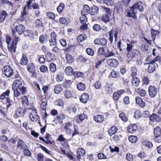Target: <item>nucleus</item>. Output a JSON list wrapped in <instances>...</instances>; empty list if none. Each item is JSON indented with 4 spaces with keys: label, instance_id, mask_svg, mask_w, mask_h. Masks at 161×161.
I'll use <instances>...</instances> for the list:
<instances>
[{
    "label": "nucleus",
    "instance_id": "obj_1",
    "mask_svg": "<svg viewBox=\"0 0 161 161\" xmlns=\"http://www.w3.org/2000/svg\"><path fill=\"white\" fill-rule=\"evenodd\" d=\"M142 4V3L140 2L137 3L127 9L126 11L127 16L134 19H136L137 18L136 13L137 12V10H138L141 12L143 10V7Z\"/></svg>",
    "mask_w": 161,
    "mask_h": 161
},
{
    "label": "nucleus",
    "instance_id": "obj_2",
    "mask_svg": "<svg viewBox=\"0 0 161 161\" xmlns=\"http://www.w3.org/2000/svg\"><path fill=\"white\" fill-rule=\"evenodd\" d=\"M12 89L15 97H18L21 93L24 94L26 92V88L23 86L21 81L18 80H15L12 86Z\"/></svg>",
    "mask_w": 161,
    "mask_h": 161
},
{
    "label": "nucleus",
    "instance_id": "obj_3",
    "mask_svg": "<svg viewBox=\"0 0 161 161\" xmlns=\"http://www.w3.org/2000/svg\"><path fill=\"white\" fill-rule=\"evenodd\" d=\"M19 38V37H15L12 42L11 43L8 44V51L10 52L11 54H14L16 52V49Z\"/></svg>",
    "mask_w": 161,
    "mask_h": 161
},
{
    "label": "nucleus",
    "instance_id": "obj_4",
    "mask_svg": "<svg viewBox=\"0 0 161 161\" xmlns=\"http://www.w3.org/2000/svg\"><path fill=\"white\" fill-rule=\"evenodd\" d=\"M3 74L8 77H10L14 74V71L11 67L9 65L4 66L3 69Z\"/></svg>",
    "mask_w": 161,
    "mask_h": 161
},
{
    "label": "nucleus",
    "instance_id": "obj_5",
    "mask_svg": "<svg viewBox=\"0 0 161 161\" xmlns=\"http://www.w3.org/2000/svg\"><path fill=\"white\" fill-rule=\"evenodd\" d=\"M146 64H149L147 69V72L149 73H153L158 66V64L154 63V61H151Z\"/></svg>",
    "mask_w": 161,
    "mask_h": 161
},
{
    "label": "nucleus",
    "instance_id": "obj_6",
    "mask_svg": "<svg viewBox=\"0 0 161 161\" xmlns=\"http://www.w3.org/2000/svg\"><path fill=\"white\" fill-rule=\"evenodd\" d=\"M15 115L17 117H22L24 116L26 109L24 108L19 107L15 109Z\"/></svg>",
    "mask_w": 161,
    "mask_h": 161
},
{
    "label": "nucleus",
    "instance_id": "obj_7",
    "mask_svg": "<svg viewBox=\"0 0 161 161\" xmlns=\"http://www.w3.org/2000/svg\"><path fill=\"white\" fill-rule=\"evenodd\" d=\"M119 33L118 31L116 29H112L109 32V39L111 43L113 41V36H114L115 40H116L118 37V35Z\"/></svg>",
    "mask_w": 161,
    "mask_h": 161
},
{
    "label": "nucleus",
    "instance_id": "obj_8",
    "mask_svg": "<svg viewBox=\"0 0 161 161\" xmlns=\"http://www.w3.org/2000/svg\"><path fill=\"white\" fill-rule=\"evenodd\" d=\"M30 9V7L29 8V9L28 8L27 9V6H25L24 8L23 11L21 13V15L20 17L19 18V20L21 21H25V19L26 18L27 15L28 14L27 12L28 9Z\"/></svg>",
    "mask_w": 161,
    "mask_h": 161
},
{
    "label": "nucleus",
    "instance_id": "obj_9",
    "mask_svg": "<svg viewBox=\"0 0 161 161\" xmlns=\"http://www.w3.org/2000/svg\"><path fill=\"white\" fill-rule=\"evenodd\" d=\"M140 52L136 49H133L129 53H127V56L129 58L131 59L132 58H135L137 56L140 55Z\"/></svg>",
    "mask_w": 161,
    "mask_h": 161
},
{
    "label": "nucleus",
    "instance_id": "obj_10",
    "mask_svg": "<svg viewBox=\"0 0 161 161\" xmlns=\"http://www.w3.org/2000/svg\"><path fill=\"white\" fill-rule=\"evenodd\" d=\"M148 91L150 96L151 97H154L157 94V90L154 86L150 85L148 88Z\"/></svg>",
    "mask_w": 161,
    "mask_h": 161
},
{
    "label": "nucleus",
    "instance_id": "obj_11",
    "mask_svg": "<svg viewBox=\"0 0 161 161\" xmlns=\"http://www.w3.org/2000/svg\"><path fill=\"white\" fill-rule=\"evenodd\" d=\"M25 29V27L24 26L22 25H20L16 26L14 29L12 31L14 35L16 33L15 30L18 32V34H21L24 32Z\"/></svg>",
    "mask_w": 161,
    "mask_h": 161
},
{
    "label": "nucleus",
    "instance_id": "obj_12",
    "mask_svg": "<svg viewBox=\"0 0 161 161\" xmlns=\"http://www.w3.org/2000/svg\"><path fill=\"white\" fill-rule=\"evenodd\" d=\"M51 39L49 40L50 43V46H54L56 45V37L57 35L54 32H53L50 34Z\"/></svg>",
    "mask_w": 161,
    "mask_h": 161
},
{
    "label": "nucleus",
    "instance_id": "obj_13",
    "mask_svg": "<svg viewBox=\"0 0 161 161\" xmlns=\"http://www.w3.org/2000/svg\"><path fill=\"white\" fill-rule=\"evenodd\" d=\"M107 62L108 65L111 67H116L119 64L117 60L115 59H108Z\"/></svg>",
    "mask_w": 161,
    "mask_h": 161
},
{
    "label": "nucleus",
    "instance_id": "obj_14",
    "mask_svg": "<svg viewBox=\"0 0 161 161\" xmlns=\"http://www.w3.org/2000/svg\"><path fill=\"white\" fill-rule=\"evenodd\" d=\"M30 118L32 121H36L38 119L39 116L36 110L32 111L30 115Z\"/></svg>",
    "mask_w": 161,
    "mask_h": 161
},
{
    "label": "nucleus",
    "instance_id": "obj_15",
    "mask_svg": "<svg viewBox=\"0 0 161 161\" xmlns=\"http://www.w3.org/2000/svg\"><path fill=\"white\" fill-rule=\"evenodd\" d=\"M109 52L108 48L106 47H100L98 50V53L99 55H105V56Z\"/></svg>",
    "mask_w": 161,
    "mask_h": 161
},
{
    "label": "nucleus",
    "instance_id": "obj_16",
    "mask_svg": "<svg viewBox=\"0 0 161 161\" xmlns=\"http://www.w3.org/2000/svg\"><path fill=\"white\" fill-rule=\"evenodd\" d=\"M85 151L84 149L82 148H78L77 150V158L79 159L80 157L85 155Z\"/></svg>",
    "mask_w": 161,
    "mask_h": 161
},
{
    "label": "nucleus",
    "instance_id": "obj_17",
    "mask_svg": "<svg viewBox=\"0 0 161 161\" xmlns=\"http://www.w3.org/2000/svg\"><path fill=\"white\" fill-rule=\"evenodd\" d=\"M89 99V94L87 93L83 94L80 97V101L84 103H86Z\"/></svg>",
    "mask_w": 161,
    "mask_h": 161
},
{
    "label": "nucleus",
    "instance_id": "obj_18",
    "mask_svg": "<svg viewBox=\"0 0 161 161\" xmlns=\"http://www.w3.org/2000/svg\"><path fill=\"white\" fill-rule=\"evenodd\" d=\"M137 129V126L136 124H133L132 125H129L127 128L128 132L133 133L135 132Z\"/></svg>",
    "mask_w": 161,
    "mask_h": 161
},
{
    "label": "nucleus",
    "instance_id": "obj_19",
    "mask_svg": "<svg viewBox=\"0 0 161 161\" xmlns=\"http://www.w3.org/2000/svg\"><path fill=\"white\" fill-rule=\"evenodd\" d=\"M90 11V8L87 5H85L83 9L81 11V13L83 15H85L88 14Z\"/></svg>",
    "mask_w": 161,
    "mask_h": 161
},
{
    "label": "nucleus",
    "instance_id": "obj_20",
    "mask_svg": "<svg viewBox=\"0 0 161 161\" xmlns=\"http://www.w3.org/2000/svg\"><path fill=\"white\" fill-rule=\"evenodd\" d=\"M93 119L97 122L101 123L103 121L104 117L102 115H98L94 116L93 117Z\"/></svg>",
    "mask_w": 161,
    "mask_h": 161
},
{
    "label": "nucleus",
    "instance_id": "obj_21",
    "mask_svg": "<svg viewBox=\"0 0 161 161\" xmlns=\"http://www.w3.org/2000/svg\"><path fill=\"white\" fill-rule=\"evenodd\" d=\"M24 35L25 36H28L30 39H33L34 37L33 32L28 30H26L24 32Z\"/></svg>",
    "mask_w": 161,
    "mask_h": 161
},
{
    "label": "nucleus",
    "instance_id": "obj_22",
    "mask_svg": "<svg viewBox=\"0 0 161 161\" xmlns=\"http://www.w3.org/2000/svg\"><path fill=\"white\" fill-rule=\"evenodd\" d=\"M98 8L97 6L93 5L91 10L90 14L91 15L94 16L98 13Z\"/></svg>",
    "mask_w": 161,
    "mask_h": 161
},
{
    "label": "nucleus",
    "instance_id": "obj_23",
    "mask_svg": "<svg viewBox=\"0 0 161 161\" xmlns=\"http://www.w3.org/2000/svg\"><path fill=\"white\" fill-rule=\"evenodd\" d=\"M136 103L138 104L139 106L142 108L145 106V103L140 97H136Z\"/></svg>",
    "mask_w": 161,
    "mask_h": 161
},
{
    "label": "nucleus",
    "instance_id": "obj_24",
    "mask_svg": "<svg viewBox=\"0 0 161 161\" xmlns=\"http://www.w3.org/2000/svg\"><path fill=\"white\" fill-rule=\"evenodd\" d=\"M136 92L138 93L140 96L141 97H145L147 94L146 91L143 89L138 88L135 90Z\"/></svg>",
    "mask_w": 161,
    "mask_h": 161
},
{
    "label": "nucleus",
    "instance_id": "obj_25",
    "mask_svg": "<svg viewBox=\"0 0 161 161\" xmlns=\"http://www.w3.org/2000/svg\"><path fill=\"white\" fill-rule=\"evenodd\" d=\"M133 78L132 80L131 83L132 85L136 87H137L138 86L140 83V80L137 77H132Z\"/></svg>",
    "mask_w": 161,
    "mask_h": 161
},
{
    "label": "nucleus",
    "instance_id": "obj_26",
    "mask_svg": "<svg viewBox=\"0 0 161 161\" xmlns=\"http://www.w3.org/2000/svg\"><path fill=\"white\" fill-rule=\"evenodd\" d=\"M158 30L155 31L153 28L151 29V34L153 40L154 41L156 38L157 35L159 33Z\"/></svg>",
    "mask_w": 161,
    "mask_h": 161
},
{
    "label": "nucleus",
    "instance_id": "obj_27",
    "mask_svg": "<svg viewBox=\"0 0 161 161\" xmlns=\"http://www.w3.org/2000/svg\"><path fill=\"white\" fill-rule=\"evenodd\" d=\"M65 58L67 63L70 64L74 61V59L72 56L70 54H67L65 55Z\"/></svg>",
    "mask_w": 161,
    "mask_h": 161
},
{
    "label": "nucleus",
    "instance_id": "obj_28",
    "mask_svg": "<svg viewBox=\"0 0 161 161\" xmlns=\"http://www.w3.org/2000/svg\"><path fill=\"white\" fill-rule=\"evenodd\" d=\"M28 62V61L26 58V55L24 54H23L22 55V58L20 60V64L23 65H25L27 64Z\"/></svg>",
    "mask_w": 161,
    "mask_h": 161
},
{
    "label": "nucleus",
    "instance_id": "obj_29",
    "mask_svg": "<svg viewBox=\"0 0 161 161\" xmlns=\"http://www.w3.org/2000/svg\"><path fill=\"white\" fill-rule=\"evenodd\" d=\"M150 119L152 121H159L160 120V118L156 114H153L150 117Z\"/></svg>",
    "mask_w": 161,
    "mask_h": 161
},
{
    "label": "nucleus",
    "instance_id": "obj_30",
    "mask_svg": "<svg viewBox=\"0 0 161 161\" xmlns=\"http://www.w3.org/2000/svg\"><path fill=\"white\" fill-rule=\"evenodd\" d=\"M118 128L115 126L112 127L108 130L109 135L112 136L116 132Z\"/></svg>",
    "mask_w": 161,
    "mask_h": 161
},
{
    "label": "nucleus",
    "instance_id": "obj_31",
    "mask_svg": "<svg viewBox=\"0 0 161 161\" xmlns=\"http://www.w3.org/2000/svg\"><path fill=\"white\" fill-rule=\"evenodd\" d=\"M110 16L107 14L103 15L101 18V20L105 23L108 22L110 20Z\"/></svg>",
    "mask_w": 161,
    "mask_h": 161
},
{
    "label": "nucleus",
    "instance_id": "obj_32",
    "mask_svg": "<svg viewBox=\"0 0 161 161\" xmlns=\"http://www.w3.org/2000/svg\"><path fill=\"white\" fill-rule=\"evenodd\" d=\"M65 74L68 75H71L73 74V69L70 66H68L65 69Z\"/></svg>",
    "mask_w": 161,
    "mask_h": 161
},
{
    "label": "nucleus",
    "instance_id": "obj_33",
    "mask_svg": "<svg viewBox=\"0 0 161 161\" xmlns=\"http://www.w3.org/2000/svg\"><path fill=\"white\" fill-rule=\"evenodd\" d=\"M24 142L21 140L19 139L17 144V147L18 149L20 150L24 148Z\"/></svg>",
    "mask_w": 161,
    "mask_h": 161
},
{
    "label": "nucleus",
    "instance_id": "obj_34",
    "mask_svg": "<svg viewBox=\"0 0 161 161\" xmlns=\"http://www.w3.org/2000/svg\"><path fill=\"white\" fill-rule=\"evenodd\" d=\"M27 69L31 73H34L35 71L34 64L32 63L28 64L27 66Z\"/></svg>",
    "mask_w": 161,
    "mask_h": 161
},
{
    "label": "nucleus",
    "instance_id": "obj_35",
    "mask_svg": "<svg viewBox=\"0 0 161 161\" xmlns=\"http://www.w3.org/2000/svg\"><path fill=\"white\" fill-rule=\"evenodd\" d=\"M161 134V129L158 126L156 127L154 130V136H157L160 135Z\"/></svg>",
    "mask_w": 161,
    "mask_h": 161
},
{
    "label": "nucleus",
    "instance_id": "obj_36",
    "mask_svg": "<svg viewBox=\"0 0 161 161\" xmlns=\"http://www.w3.org/2000/svg\"><path fill=\"white\" fill-rule=\"evenodd\" d=\"M6 15L7 14L5 11H3L1 12L0 15V22H2L4 20Z\"/></svg>",
    "mask_w": 161,
    "mask_h": 161
},
{
    "label": "nucleus",
    "instance_id": "obj_37",
    "mask_svg": "<svg viewBox=\"0 0 161 161\" xmlns=\"http://www.w3.org/2000/svg\"><path fill=\"white\" fill-rule=\"evenodd\" d=\"M77 89L80 91L84 90L86 88V87L84 84L81 82H80L77 84Z\"/></svg>",
    "mask_w": 161,
    "mask_h": 161
},
{
    "label": "nucleus",
    "instance_id": "obj_38",
    "mask_svg": "<svg viewBox=\"0 0 161 161\" xmlns=\"http://www.w3.org/2000/svg\"><path fill=\"white\" fill-rule=\"evenodd\" d=\"M130 70L131 72L132 77H135L137 75V70L134 67H132L130 69Z\"/></svg>",
    "mask_w": 161,
    "mask_h": 161
},
{
    "label": "nucleus",
    "instance_id": "obj_39",
    "mask_svg": "<svg viewBox=\"0 0 161 161\" xmlns=\"http://www.w3.org/2000/svg\"><path fill=\"white\" fill-rule=\"evenodd\" d=\"M62 88L61 85H58L55 86L54 91L56 94L59 93L62 91Z\"/></svg>",
    "mask_w": 161,
    "mask_h": 161
},
{
    "label": "nucleus",
    "instance_id": "obj_40",
    "mask_svg": "<svg viewBox=\"0 0 161 161\" xmlns=\"http://www.w3.org/2000/svg\"><path fill=\"white\" fill-rule=\"evenodd\" d=\"M64 95L65 97L67 98H69L72 96L71 92L69 90H65L64 91Z\"/></svg>",
    "mask_w": 161,
    "mask_h": 161
},
{
    "label": "nucleus",
    "instance_id": "obj_41",
    "mask_svg": "<svg viewBox=\"0 0 161 161\" xmlns=\"http://www.w3.org/2000/svg\"><path fill=\"white\" fill-rule=\"evenodd\" d=\"M129 140L132 143H135L137 140L138 138L136 136H130L129 137Z\"/></svg>",
    "mask_w": 161,
    "mask_h": 161
},
{
    "label": "nucleus",
    "instance_id": "obj_42",
    "mask_svg": "<svg viewBox=\"0 0 161 161\" xmlns=\"http://www.w3.org/2000/svg\"><path fill=\"white\" fill-rule=\"evenodd\" d=\"M80 23L82 24H85L87 21V19L85 15H82V16L80 18Z\"/></svg>",
    "mask_w": 161,
    "mask_h": 161
},
{
    "label": "nucleus",
    "instance_id": "obj_43",
    "mask_svg": "<svg viewBox=\"0 0 161 161\" xmlns=\"http://www.w3.org/2000/svg\"><path fill=\"white\" fill-rule=\"evenodd\" d=\"M65 7L64 4L63 3H60L59 6L57 7V9L59 13H61Z\"/></svg>",
    "mask_w": 161,
    "mask_h": 161
},
{
    "label": "nucleus",
    "instance_id": "obj_44",
    "mask_svg": "<svg viewBox=\"0 0 161 161\" xmlns=\"http://www.w3.org/2000/svg\"><path fill=\"white\" fill-rule=\"evenodd\" d=\"M65 118V116L63 114H60L57 115L56 117V119L58 121L59 123H62V120Z\"/></svg>",
    "mask_w": 161,
    "mask_h": 161
},
{
    "label": "nucleus",
    "instance_id": "obj_45",
    "mask_svg": "<svg viewBox=\"0 0 161 161\" xmlns=\"http://www.w3.org/2000/svg\"><path fill=\"white\" fill-rule=\"evenodd\" d=\"M49 69L52 72H55L56 70V66L55 64L53 63H50L49 66Z\"/></svg>",
    "mask_w": 161,
    "mask_h": 161
},
{
    "label": "nucleus",
    "instance_id": "obj_46",
    "mask_svg": "<svg viewBox=\"0 0 161 161\" xmlns=\"http://www.w3.org/2000/svg\"><path fill=\"white\" fill-rule=\"evenodd\" d=\"M56 80L57 81L60 82L63 80L64 79V76L61 73H59L56 75Z\"/></svg>",
    "mask_w": 161,
    "mask_h": 161
},
{
    "label": "nucleus",
    "instance_id": "obj_47",
    "mask_svg": "<svg viewBox=\"0 0 161 161\" xmlns=\"http://www.w3.org/2000/svg\"><path fill=\"white\" fill-rule=\"evenodd\" d=\"M103 8L104 9V11L106 13L105 14H107V15L110 16L112 13V11L109 8H107L105 7H103Z\"/></svg>",
    "mask_w": 161,
    "mask_h": 161
},
{
    "label": "nucleus",
    "instance_id": "obj_48",
    "mask_svg": "<svg viewBox=\"0 0 161 161\" xmlns=\"http://www.w3.org/2000/svg\"><path fill=\"white\" fill-rule=\"evenodd\" d=\"M119 116L121 119L124 122H126L128 120L127 118L125 116L124 113H121L119 114Z\"/></svg>",
    "mask_w": 161,
    "mask_h": 161
},
{
    "label": "nucleus",
    "instance_id": "obj_49",
    "mask_svg": "<svg viewBox=\"0 0 161 161\" xmlns=\"http://www.w3.org/2000/svg\"><path fill=\"white\" fill-rule=\"evenodd\" d=\"M87 53L89 55L92 56L94 55V52L92 49L91 48H88L86 49Z\"/></svg>",
    "mask_w": 161,
    "mask_h": 161
},
{
    "label": "nucleus",
    "instance_id": "obj_50",
    "mask_svg": "<svg viewBox=\"0 0 161 161\" xmlns=\"http://www.w3.org/2000/svg\"><path fill=\"white\" fill-rule=\"evenodd\" d=\"M85 35H80L77 38V41L79 42H83L85 39Z\"/></svg>",
    "mask_w": 161,
    "mask_h": 161
},
{
    "label": "nucleus",
    "instance_id": "obj_51",
    "mask_svg": "<svg viewBox=\"0 0 161 161\" xmlns=\"http://www.w3.org/2000/svg\"><path fill=\"white\" fill-rule=\"evenodd\" d=\"M22 103L24 106H27L28 104L27 98L26 96H24L22 98Z\"/></svg>",
    "mask_w": 161,
    "mask_h": 161
},
{
    "label": "nucleus",
    "instance_id": "obj_52",
    "mask_svg": "<svg viewBox=\"0 0 161 161\" xmlns=\"http://www.w3.org/2000/svg\"><path fill=\"white\" fill-rule=\"evenodd\" d=\"M104 4L108 6H112L114 5V3L112 0H105Z\"/></svg>",
    "mask_w": 161,
    "mask_h": 161
},
{
    "label": "nucleus",
    "instance_id": "obj_53",
    "mask_svg": "<svg viewBox=\"0 0 161 161\" xmlns=\"http://www.w3.org/2000/svg\"><path fill=\"white\" fill-rule=\"evenodd\" d=\"M47 15L49 18L52 20H54L55 18V14L52 12H48L47 13Z\"/></svg>",
    "mask_w": 161,
    "mask_h": 161
},
{
    "label": "nucleus",
    "instance_id": "obj_54",
    "mask_svg": "<svg viewBox=\"0 0 161 161\" xmlns=\"http://www.w3.org/2000/svg\"><path fill=\"white\" fill-rule=\"evenodd\" d=\"M107 43V41L106 39L99 38V45L102 46L105 45Z\"/></svg>",
    "mask_w": 161,
    "mask_h": 161
},
{
    "label": "nucleus",
    "instance_id": "obj_55",
    "mask_svg": "<svg viewBox=\"0 0 161 161\" xmlns=\"http://www.w3.org/2000/svg\"><path fill=\"white\" fill-rule=\"evenodd\" d=\"M109 149L110 150L111 152L112 153L114 152H116L117 153L119 152V148L118 147L114 146L112 147L110 146Z\"/></svg>",
    "mask_w": 161,
    "mask_h": 161
},
{
    "label": "nucleus",
    "instance_id": "obj_56",
    "mask_svg": "<svg viewBox=\"0 0 161 161\" xmlns=\"http://www.w3.org/2000/svg\"><path fill=\"white\" fill-rule=\"evenodd\" d=\"M93 29L94 31H98L101 30V27L99 25L97 24H95L93 25Z\"/></svg>",
    "mask_w": 161,
    "mask_h": 161
},
{
    "label": "nucleus",
    "instance_id": "obj_57",
    "mask_svg": "<svg viewBox=\"0 0 161 161\" xmlns=\"http://www.w3.org/2000/svg\"><path fill=\"white\" fill-rule=\"evenodd\" d=\"M94 87L96 89H100L101 86V82L98 80L95 83L94 85Z\"/></svg>",
    "mask_w": 161,
    "mask_h": 161
},
{
    "label": "nucleus",
    "instance_id": "obj_58",
    "mask_svg": "<svg viewBox=\"0 0 161 161\" xmlns=\"http://www.w3.org/2000/svg\"><path fill=\"white\" fill-rule=\"evenodd\" d=\"M64 102L62 100L58 99L55 102V104L56 105L62 106Z\"/></svg>",
    "mask_w": 161,
    "mask_h": 161
},
{
    "label": "nucleus",
    "instance_id": "obj_59",
    "mask_svg": "<svg viewBox=\"0 0 161 161\" xmlns=\"http://www.w3.org/2000/svg\"><path fill=\"white\" fill-rule=\"evenodd\" d=\"M35 24L36 26L39 27H42L43 26V24L42 21L39 19H37L35 21Z\"/></svg>",
    "mask_w": 161,
    "mask_h": 161
},
{
    "label": "nucleus",
    "instance_id": "obj_60",
    "mask_svg": "<svg viewBox=\"0 0 161 161\" xmlns=\"http://www.w3.org/2000/svg\"><path fill=\"white\" fill-rule=\"evenodd\" d=\"M72 124L70 122H67L66 123L64 129L66 130L70 129L72 126Z\"/></svg>",
    "mask_w": 161,
    "mask_h": 161
},
{
    "label": "nucleus",
    "instance_id": "obj_61",
    "mask_svg": "<svg viewBox=\"0 0 161 161\" xmlns=\"http://www.w3.org/2000/svg\"><path fill=\"white\" fill-rule=\"evenodd\" d=\"M127 53H129L133 50V46L132 44H127Z\"/></svg>",
    "mask_w": 161,
    "mask_h": 161
},
{
    "label": "nucleus",
    "instance_id": "obj_62",
    "mask_svg": "<svg viewBox=\"0 0 161 161\" xmlns=\"http://www.w3.org/2000/svg\"><path fill=\"white\" fill-rule=\"evenodd\" d=\"M40 70L42 72H45L47 71L48 69L47 66L42 65L40 67Z\"/></svg>",
    "mask_w": 161,
    "mask_h": 161
},
{
    "label": "nucleus",
    "instance_id": "obj_63",
    "mask_svg": "<svg viewBox=\"0 0 161 161\" xmlns=\"http://www.w3.org/2000/svg\"><path fill=\"white\" fill-rule=\"evenodd\" d=\"M154 136L155 137L153 140L155 142L160 143L161 142V136L160 135L158 136Z\"/></svg>",
    "mask_w": 161,
    "mask_h": 161
},
{
    "label": "nucleus",
    "instance_id": "obj_64",
    "mask_svg": "<svg viewBox=\"0 0 161 161\" xmlns=\"http://www.w3.org/2000/svg\"><path fill=\"white\" fill-rule=\"evenodd\" d=\"M37 159L38 161H43L44 160V156L43 154L39 153L37 155Z\"/></svg>",
    "mask_w": 161,
    "mask_h": 161
}]
</instances>
